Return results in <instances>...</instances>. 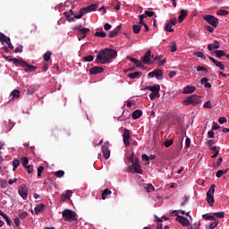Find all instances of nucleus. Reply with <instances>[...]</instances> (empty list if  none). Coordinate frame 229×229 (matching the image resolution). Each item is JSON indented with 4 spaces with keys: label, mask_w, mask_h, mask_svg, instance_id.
Returning <instances> with one entry per match:
<instances>
[{
    "label": "nucleus",
    "mask_w": 229,
    "mask_h": 229,
    "mask_svg": "<svg viewBox=\"0 0 229 229\" xmlns=\"http://www.w3.org/2000/svg\"><path fill=\"white\" fill-rule=\"evenodd\" d=\"M117 35H119V32H117V30H112L109 32V38H114V37H117Z\"/></svg>",
    "instance_id": "nucleus-48"
},
{
    "label": "nucleus",
    "mask_w": 229,
    "mask_h": 229,
    "mask_svg": "<svg viewBox=\"0 0 229 229\" xmlns=\"http://www.w3.org/2000/svg\"><path fill=\"white\" fill-rule=\"evenodd\" d=\"M226 121H228V120L226 119V117H220V118L218 119L219 124H225V123H226Z\"/></svg>",
    "instance_id": "nucleus-64"
},
{
    "label": "nucleus",
    "mask_w": 229,
    "mask_h": 229,
    "mask_svg": "<svg viewBox=\"0 0 229 229\" xmlns=\"http://www.w3.org/2000/svg\"><path fill=\"white\" fill-rule=\"evenodd\" d=\"M211 151H214V155L211 157V158H217V155H219V149H217L216 146L210 148Z\"/></svg>",
    "instance_id": "nucleus-31"
},
{
    "label": "nucleus",
    "mask_w": 229,
    "mask_h": 229,
    "mask_svg": "<svg viewBox=\"0 0 229 229\" xmlns=\"http://www.w3.org/2000/svg\"><path fill=\"white\" fill-rule=\"evenodd\" d=\"M170 51L171 53H176L177 51L176 42L173 41L170 43Z\"/></svg>",
    "instance_id": "nucleus-39"
},
{
    "label": "nucleus",
    "mask_w": 229,
    "mask_h": 229,
    "mask_svg": "<svg viewBox=\"0 0 229 229\" xmlns=\"http://www.w3.org/2000/svg\"><path fill=\"white\" fill-rule=\"evenodd\" d=\"M24 47L20 45L18 47L15 48L14 53H22Z\"/></svg>",
    "instance_id": "nucleus-55"
},
{
    "label": "nucleus",
    "mask_w": 229,
    "mask_h": 229,
    "mask_svg": "<svg viewBox=\"0 0 229 229\" xmlns=\"http://www.w3.org/2000/svg\"><path fill=\"white\" fill-rule=\"evenodd\" d=\"M191 101L193 106H196V105H199L201 103V98L196 94L191 95Z\"/></svg>",
    "instance_id": "nucleus-20"
},
{
    "label": "nucleus",
    "mask_w": 229,
    "mask_h": 229,
    "mask_svg": "<svg viewBox=\"0 0 229 229\" xmlns=\"http://www.w3.org/2000/svg\"><path fill=\"white\" fill-rule=\"evenodd\" d=\"M10 96L12 98L9 103L13 101V99H19V98H21V91L19 89H14L11 92Z\"/></svg>",
    "instance_id": "nucleus-14"
},
{
    "label": "nucleus",
    "mask_w": 229,
    "mask_h": 229,
    "mask_svg": "<svg viewBox=\"0 0 229 229\" xmlns=\"http://www.w3.org/2000/svg\"><path fill=\"white\" fill-rule=\"evenodd\" d=\"M110 194H112V191L109 189L104 190L102 193V199H106V196H110Z\"/></svg>",
    "instance_id": "nucleus-35"
},
{
    "label": "nucleus",
    "mask_w": 229,
    "mask_h": 229,
    "mask_svg": "<svg viewBox=\"0 0 229 229\" xmlns=\"http://www.w3.org/2000/svg\"><path fill=\"white\" fill-rule=\"evenodd\" d=\"M214 192H216V184H212L207 192L206 201H208L210 207L214 205Z\"/></svg>",
    "instance_id": "nucleus-3"
},
{
    "label": "nucleus",
    "mask_w": 229,
    "mask_h": 229,
    "mask_svg": "<svg viewBox=\"0 0 229 229\" xmlns=\"http://www.w3.org/2000/svg\"><path fill=\"white\" fill-rule=\"evenodd\" d=\"M42 173H44V166H39L38 168V177L42 176Z\"/></svg>",
    "instance_id": "nucleus-58"
},
{
    "label": "nucleus",
    "mask_w": 229,
    "mask_h": 229,
    "mask_svg": "<svg viewBox=\"0 0 229 229\" xmlns=\"http://www.w3.org/2000/svg\"><path fill=\"white\" fill-rule=\"evenodd\" d=\"M175 216H176L175 221H178L180 225H182V226H191V221H189L188 217L182 216L178 214H175Z\"/></svg>",
    "instance_id": "nucleus-7"
},
{
    "label": "nucleus",
    "mask_w": 229,
    "mask_h": 229,
    "mask_svg": "<svg viewBox=\"0 0 229 229\" xmlns=\"http://www.w3.org/2000/svg\"><path fill=\"white\" fill-rule=\"evenodd\" d=\"M74 30H76L78 31L77 35L79 37L78 38L79 41H81V40H83V38H87V34L89 33V31H90V29H89V28H81V25L75 26Z\"/></svg>",
    "instance_id": "nucleus-2"
},
{
    "label": "nucleus",
    "mask_w": 229,
    "mask_h": 229,
    "mask_svg": "<svg viewBox=\"0 0 229 229\" xmlns=\"http://www.w3.org/2000/svg\"><path fill=\"white\" fill-rule=\"evenodd\" d=\"M4 58H5L7 62H13V64H14L16 67H19L21 65V62L22 61L21 59L12 58V56H6V55H4Z\"/></svg>",
    "instance_id": "nucleus-12"
},
{
    "label": "nucleus",
    "mask_w": 229,
    "mask_h": 229,
    "mask_svg": "<svg viewBox=\"0 0 229 229\" xmlns=\"http://www.w3.org/2000/svg\"><path fill=\"white\" fill-rule=\"evenodd\" d=\"M131 167L134 169V172H136L138 174H142V169H140V163L137 158L133 159L131 157Z\"/></svg>",
    "instance_id": "nucleus-8"
},
{
    "label": "nucleus",
    "mask_w": 229,
    "mask_h": 229,
    "mask_svg": "<svg viewBox=\"0 0 229 229\" xmlns=\"http://www.w3.org/2000/svg\"><path fill=\"white\" fill-rule=\"evenodd\" d=\"M143 64H149L151 60V50H148L143 57H141Z\"/></svg>",
    "instance_id": "nucleus-18"
},
{
    "label": "nucleus",
    "mask_w": 229,
    "mask_h": 229,
    "mask_svg": "<svg viewBox=\"0 0 229 229\" xmlns=\"http://www.w3.org/2000/svg\"><path fill=\"white\" fill-rule=\"evenodd\" d=\"M71 196H72V191H66V193L62 195L63 201H67V199H71Z\"/></svg>",
    "instance_id": "nucleus-22"
},
{
    "label": "nucleus",
    "mask_w": 229,
    "mask_h": 229,
    "mask_svg": "<svg viewBox=\"0 0 229 229\" xmlns=\"http://www.w3.org/2000/svg\"><path fill=\"white\" fill-rule=\"evenodd\" d=\"M213 216L218 217V219H223V217H225V212L213 213Z\"/></svg>",
    "instance_id": "nucleus-46"
},
{
    "label": "nucleus",
    "mask_w": 229,
    "mask_h": 229,
    "mask_svg": "<svg viewBox=\"0 0 229 229\" xmlns=\"http://www.w3.org/2000/svg\"><path fill=\"white\" fill-rule=\"evenodd\" d=\"M63 217L64 221H76V213L71 209H64L63 211Z\"/></svg>",
    "instance_id": "nucleus-5"
},
{
    "label": "nucleus",
    "mask_w": 229,
    "mask_h": 229,
    "mask_svg": "<svg viewBox=\"0 0 229 229\" xmlns=\"http://www.w3.org/2000/svg\"><path fill=\"white\" fill-rule=\"evenodd\" d=\"M141 158L144 162H147L146 164H149V157L148 155L142 154Z\"/></svg>",
    "instance_id": "nucleus-53"
},
{
    "label": "nucleus",
    "mask_w": 229,
    "mask_h": 229,
    "mask_svg": "<svg viewBox=\"0 0 229 229\" xmlns=\"http://www.w3.org/2000/svg\"><path fill=\"white\" fill-rule=\"evenodd\" d=\"M21 165V161H19V159H13V170L16 171L17 167H19Z\"/></svg>",
    "instance_id": "nucleus-38"
},
{
    "label": "nucleus",
    "mask_w": 229,
    "mask_h": 229,
    "mask_svg": "<svg viewBox=\"0 0 229 229\" xmlns=\"http://www.w3.org/2000/svg\"><path fill=\"white\" fill-rule=\"evenodd\" d=\"M203 19L206 22L209 23L210 26H213V28H217V26H219V19L214 15L208 14L203 16Z\"/></svg>",
    "instance_id": "nucleus-4"
},
{
    "label": "nucleus",
    "mask_w": 229,
    "mask_h": 229,
    "mask_svg": "<svg viewBox=\"0 0 229 229\" xmlns=\"http://www.w3.org/2000/svg\"><path fill=\"white\" fill-rule=\"evenodd\" d=\"M194 56H197V58H201L202 60H205V55L201 51L195 52Z\"/></svg>",
    "instance_id": "nucleus-42"
},
{
    "label": "nucleus",
    "mask_w": 229,
    "mask_h": 229,
    "mask_svg": "<svg viewBox=\"0 0 229 229\" xmlns=\"http://www.w3.org/2000/svg\"><path fill=\"white\" fill-rule=\"evenodd\" d=\"M19 67H24L25 72H35V71H37V66L31 65L23 60L20 63Z\"/></svg>",
    "instance_id": "nucleus-6"
},
{
    "label": "nucleus",
    "mask_w": 229,
    "mask_h": 229,
    "mask_svg": "<svg viewBox=\"0 0 229 229\" xmlns=\"http://www.w3.org/2000/svg\"><path fill=\"white\" fill-rule=\"evenodd\" d=\"M203 219H205L206 221H214L216 220V216H214V215H208V214H205L202 216Z\"/></svg>",
    "instance_id": "nucleus-34"
},
{
    "label": "nucleus",
    "mask_w": 229,
    "mask_h": 229,
    "mask_svg": "<svg viewBox=\"0 0 229 229\" xmlns=\"http://www.w3.org/2000/svg\"><path fill=\"white\" fill-rule=\"evenodd\" d=\"M18 192L22 199H28V190H26V187L19 188Z\"/></svg>",
    "instance_id": "nucleus-13"
},
{
    "label": "nucleus",
    "mask_w": 229,
    "mask_h": 229,
    "mask_svg": "<svg viewBox=\"0 0 229 229\" xmlns=\"http://www.w3.org/2000/svg\"><path fill=\"white\" fill-rule=\"evenodd\" d=\"M192 95L186 98V99L182 100V104L184 106H189V105H192Z\"/></svg>",
    "instance_id": "nucleus-27"
},
{
    "label": "nucleus",
    "mask_w": 229,
    "mask_h": 229,
    "mask_svg": "<svg viewBox=\"0 0 229 229\" xmlns=\"http://www.w3.org/2000/svg\"><path fill=\"white\" fill-rule=\"evenodd\" d=\"M144 90H150V92H158L160 91V85L155 84L153 86L145 87Z\"/></svg>",
    "instance_id": "nucleus-19"
},
{
    "label": "nucleus",
    "mask_w": 229,
    "mask_h": 229,
    "mask_svg": "<svg viewBox=\"0 0 229 229\" xmlns=\"http://www.w3.org/2000/svg\"><path fill=\"white\" fill-rule=\"evenodd\" d=\"M25 169H27V173H29V174H32L33 173V165H29L27 166H25Z\"/></svg>",
    "instance_id": "nucleus-52"
},
{
    "label": "nucleus",
    "mask_w": 229,
    "mask_h": 229,
    "mask_svg": "<svg viewBox=\"0 0 229 229\" xmlns=\"http://www.w3.org/2000/svg\"><path fill=\"white\" fill-rule=\"evenodd\" d=\"M157 98H160V91H154L150 93L149 98L151 99V101H155Z\"/></svg>",
    "instance_id": "nucleus-28"
},
{
    "label": "nucleus",
    "mask_w": 229,
    "mask_h": 229,
    "mask_svg": "<svg viewBox=\"0 0 229 229\" xmlns=\"http://www.w3.org/2000/svg\"><path fill=\"white\" fill-rule=\"evenodd\" d=\"M140 117H142V111L141 110H135L133 113H132V119H140Z\"/></svg>",
    "instance_id": "nucleus-26"
},
{
    "label": "nucleus",
    "mask_w": 229,
    "mask_h": 229,
    "mask_svg": "<svg viewBox=\"0 0 229 229\" xmlns=\"http://www.w3.org/2000/svg\"><path fill=\"white\" fill-rule=\"evenodd\" d=\"M131 137V131L129 129H124L123 130V144L126 148H129L130 146V138Z\"/></svg>",
    "instance_id": "nucleus-9"
},
{
    "label": "nucleus",
    "mask_w": 229,
    "mask_h": 229,
    "mask_svg": "<svg viewBox=\"0 0 229 229\" xmlns=\"http://www.w3.org/2000/svg\"><path fill=\"white\" fill-rule=\"evenodd\" d=\"M216 13L218 14V15H222V16H226V15H228V11H226V10H218L217 12H216Z\"/></svg>",
    "instance_id": "nucleus-51"
},
{
    "label": "nucleus",
    "mask_w": 229,
    "mask_h": 229,
    "mask_svg": "<svg viewBox=\"0 0 229 229\" xmlns=\"http://www.w3.org/2000/svg\"><path fill=\"white\" fill-rule=\"evenodd\" d=\"M165 31H168L169 33H173V31H174V30H173V25L169 22L165 24Z\"/></svg>",
    "instance_id": "nucleus-40"
},
{
    "label": "nucleus",
    "mask_w": 229,
    "mask_h": 229,
    "mask_svg": "<svg viewBox=\"0 0 229 229\" xmlns=\"http://www.w3.org/2000/svg\"><path fill=\"white\" fill-rule=\"evenodd\" d=\"M108 142H106L102 146V153L106 160H108L110 158V149L108 148Z\"/></svg>",
    "instance_id": "nucleus-10"
},
{
    "label": "nucleus",
    "mask_w": 229,
    "mask_h": 229,
    "mask_svg": "<svg viewBox=\"0 0 229 229\" xmlns=\"http://www.w3.org/2000/svg\"><path fill=\"white\" fill-rule=\"evenodd\" d=\"M208 58L210 60V62H212V64H214L216 65V67H219L220 65H222L223 63L216 60L214 57L212 56H208Z\"/></svg>",
    "instance_id": "nucleus-32"
},
{
    "label": "nucleus",
    "mask_w": 229,
    "mask_h": 229,
    "mask_svg": "<svg viewBox=\"0 0 229 229\" xmlns=\"http://www.w3.org/2000/svg\"><path fill=\"white\" fill-rule=\"evenodd\" d=\"M51 52L47 51V53L44 54L43 58L45 62H49L51 60Z\"/></svg>",
    "instance_id": "nucleus-41"
},
{
    "label": "nucleus",
    "mask_w": 229,
    "mask_h": 229,
    "mask_svg": "<svg viewBox=\"0 0 229 229\" xmlns=\"http://www.w3.org/2000/svg\"><path fill=\"white\" fill-rule=\"evenodd\" d=\"M115 58H117V51L106 47L98 53L96 62L102 64H112V60Z\"/></svg>",
    "instance_id": "nucleus-1"
},
{
    "label": "nucleus",
    "mask_w": 229,
    "mask_h": 229,
    "mask_svg": "<svg viewBox=\"0 0 229 229\" xmlns=\"http://www.w3.org/2000/svg\"><path fill=\"white\" fill-rule=\"evenodd\" d=\"M145 191L147 192H151V191H155V186L152 184H148L147 186H145Z\"/></svg>",
    "instance_id": "nucleus-47"
},
{
    "label": "nucleus",
    "mask_w": 229,
    "mask_h": 229,
    "mask_svg": "<svg viewBox=\"0 0 229 229\" xmlns=\"http://www.w3.org/2000/svg\"><path fill=\"white\" fill-rule=\"evenodd\" d=\"M197 71H198V72H199L201 71H204V72H208V70L203 66H198Z\"/></svg>",
    "instance_id": "nucleus-63"
},
{
    "label": "nucleus",
    "mask_w": 229,
    "mask_h": 229,
    "mask_svg": "<svg viewBox=\"0 0 229 229\" xmlns=\"http://www.w3.org/2000/svg\"><path fill=\"white\" fill-rule=\"evenodd\" d=\"M95 36L100 37V38H105V37H106V33L105 31H97Z\"/></svg>",
    "instance_id": "nucleus-43"
},
{
    "label": "nucleus",
    "mask_w": 229,
    "mask_h": 229,
    "mask_svg": "<svg viewBox=\"0 0 229 229\" xmlns=\"http://www.w3.org/2000/svg\"><path fill=\"white\" fill-rule=\"evenodd\" d=\"M204 108H212V102L211 101H207L204 105H203Z\"/></svg>",
    "instance_id": "nucleus-57"
},
{
    "label": "nucleus",
    "mask_w": 229,
    "mask_h": 229,
    "mask_svg": "<svg viewBox=\"0 0 229 229\" xmlns=\"http://www.w3.org/2000/svg\"><path fill=\"white\" fill-rule=\"evenodd\" d=\"M189 15V11L185 9L181 10V13L178 17V22H183L184 19Z\"/></svg>",
    "instance_id": "nucleus-15"
},
{
    "label": "nucleus",
    "mask_w": 229,
    "mask_h": 229,
    "mask_svg": "<svg viewBox=\"0 0 229 229\" xmlns=\"http://www.w3.org/2000/svg\"><path fill=\"white\" fill-rule=\"evenodd\" d=\"M141 74H142V72H134L132 73H129L128 78H131V80H137V79L140 78Z\"/></svg>",
    "instance_id": "nucleus-24"
},
{
    "label": "nucleus",
    "mask_w": 229,
    "mask_h": 229,
    "mask_svg": "<svg viewBox=\"0 0 229 229\" xmlns=\"http://www.w3.org/2000/svg\"><path fill=\"white\" fill-rule=\"evenodd\" d=\"M21 162L23 167H27L29 165L28 164H30V159L26 157H23L21 158Z\"/></svg>",
    "instance_id": "nucleus-37"
},
{
    "label": "nucleus",
    "mask_w": 229,
    "mask_h": 229,
    "mask_svg": "<svg viewBox=\"0 0 229 229\" xmlns=\"http://www.w3.org/2000/svg\"><path fill=\"white\" fill-rule=\"evenodd\" d=\"M44 207H46V205L44 204H39L35 208V214L38 215L40 214V212H42V210H44Z\"/></svg>",
    "instance_id": "nucleus-29"
},
{
    "label": "nucleus",
    "mask_w": 229,
    "mask_h": 229,
    "mask_svg": "<svg viewBox=\"0 0 229 229\" xmlns=\"http://www.w3.org/2000/svg\"><path fill=\"white\" fill-rule=\"evenodd\" d=\"M19 217H20L21 219H26V217H28V212L24 211V212L21 213V214L19 215Z\"/></svg>",
    "instance_id": "nucleus-61"
},
{
    "label": "nucleus",
    "mask_w": 229,
    "mask_h": 229,
    "mask_svg": "<svg viewBox=\"0 0 229 229\" xmlns=\"http://www.w3.org/2000/svg\"><path fill=\"white\" fill-rule=\"evenodd\" d=\"M223 162V157H219L216 161V163L214 165V167H219Z\"/></svg>",
    "instance_id": "nucleus-60"
},
{
    "label": "nucleus",
    "mask_w": 229,
    "mask_h": 229,
    "mask_svg": "<svg viewBox=\"0 0 229 229\" xmlns=\"http://www.w3.org/2000/svg\"><path fill=\"white\" fill-rule=\"evenodd\" d=\"M144 19H146V14L140 15V25L142 26V24H145Z\"/></svg>",
    "instance_id": "nucleus-54"
},
{
    "label": "nucleus",
    "mask_w": 229,
    "mask_h": 229,
    "mask_svg": "<svg viewBox=\"0 0 229 229\" xmlns=\"http://www.w3.org/2000/svg\"><path fill=\"white\" fill-rule=\"evenodd\" d=\"M98 4H92L91 5H89L88 8L89 10V12H94L96 10H98Z\"/></svg>",
    "instance_id": "nucleus-50"
},
{
    "label": "nucleus",
    "mask_w": 229,
    "mask_h": 229,
    "mask_svg": "<svg viewBox=\"0 0 229 229\" xmlns=\"http://www.w3.org/2000/svg\"><path fill=\"white\" fill-rule=\"evenodd\" d=\"M64 174H65V172H64V170H58L55 173V176H56V178H62Z\"/></svg>",
    "instance_id": "nucleus-45"
},
{
    "label": "nucleus",
    "mask_w": 229,
    "mask_h": 229,
    "mask_svg": "<svg viewBox=\"0 0 229 229\" xmlns=\"http://www.w3.org/2000/svg\"><path fill=\"white\" fill-rule=\"evenodd\" d=\"M226 173H228V168L227 169H224V170H218L216 172V178H221V176H223V174H226Z\"/></svg>",
    "instance_id": "nucleus-36"
},
{
    "label": "nucleus",
    "mask_w": 229,
    "mask_h": 229,
    "mask_svg": "<svg viewBox=\"0 0 229 229\" xmlns=\"http://www.w3.org/2000/svg\"><path fill=\"white\" fill-rule=\"evenodd\" d=\"M10 38L6 35H4L3 32H0V42L3 46L4 44H10Z\"/></svg>",
    "instance_id": "nucleus-16"
},
{
    "label": "nucleus",
    "mask_w": 229,
    "mask_h": 229,
    "mask_svg": "<svg viewBox=\"0 0 229 229\" xmlns=\"http://www.w3.org/2000/svg\"><path fill=\"white\" fill-rule=\"evenodd\" d=\"M213 53L216 55L217 58H221L222 56H226V53L223 50H215Z\"/></svg>",
    "instance_id": "nucleus-30"
},
{
    "label": "nucleus",
    "mask_w": 229,
    "mask_h": 229,
    "mask_svg": "<svg viewBox=\"0 0 229 229\" xmlns=\"http://www.w3.org/2000/svg\"><path fill=\"white\" fill-rule=\"evenodd\" d=\"M196 90L194 86H186L182 89V94H192Z\"/></svg>",
    "instance_id": "nucleus-21"
},
{
    "label": "nucleus",
    "mask_w": 229,
    "mask_h": 229,
    "mask_svg": "<svg viewBox=\"0 0 229 229\" xmlns=\"http://www.w3.org/2000/svg\"><path fill=\"white\" fill-rule=\"evenodd\" d=\"M221 45L218 43L217 40H215L213 43L208 45V49L209 51H214V49H219Z\"/></svg>",
    "instance_id": "nucleus-17"
},
{
    "label": "nucleus",
    "mask_w": 229,
    "mask_h": 229,
    "mask_svg": "<svg viewBox=\"0 0 229 229\" xmlns=\"http://www.w3.org/2000/svg\"><path fill=\"white\" fill-rule=\"evenodd\" d=\"M90 10L89 7H82L80 9V13L86 15V13H89Z\"/></svg>",
    "instance_id": "nucleus-44"
},
{
    "label": "nucleus",
    "mask_w": 229,
    "mask_h": 229,
    "mask_svg": "<svg viewBox=\"0 0 229 229\" xmlns=\"http://www.w3.org/2000/svg\"><path fill=\"white\" fill-rule=\"evenodd\" d=\"M219 225V220L215 219L214 222L206 225V228L207 229H214L216 228V226H217Z\"/></svg>",
    "instance_id": "nucleus-25"
},
{
    "label": "nucleus",
    "mask_w": 229,
    "mask_h": 229,
    "mask_svg": "<svg viewBox=\"0 0 229 229\" xmlns=\"http://www.w3.org/2000/svg\"><path fill=\"white\" fill-rule=\"evenodd\" d=\"M153 15H155V12L145 11V16L146 17H153Z\"/></svg>",
    "instance_id": "nucleus-59"
},
{
    "label": "nucleus",
    "mask_w": 229,
    "mask_h": 229,
    "mask_svg": "<svg viewBox=\"0 0 229 229\" xmlns=\"http://www.w3.org/2000/svg\"><path fill=\"white\" fill-rule=\"evenodd\" d=\"M94 61V55H87L83 57V62H93Z\"/></svg>",
    "instance_id": "nucleus-49"
},
{
    "label": "nucleus",
    "mask_w": 229,
    "mask_h": 229,
    "mask_svg": "<svg viewBox=\"0 0 229 229\" xmlns=\"http://www.w3.org/2000/svg\"><path fill=\"white\" fill-rule=\"evenodd\" d=\"M154 77L157 78V80H162V78H164V72L162 70H154Z\"/></svg>",
    "instance_id": "nucleus-23"
},
{
    "label": "nucleus",
    "mask_w": 229,
    "mask_h": 229,
    "mask_svg": "<svg viewBox=\"0 0 229 229\" xmlns=\"http://www.w3.org/2000/svg\"><path fill=\"white\" fill-rule=\"evenodd\" d=\"M219 128H221V126L217 124V123L214 122L211 130L214 131L216 130H219Z\"/></svg>",
    "instance_id": "nucleus-56"
},
{
    "label": "nucleus",
    "mask_w": 229,
    "mask_h": 229,
    "mask_svg": "<svg viewBox=\"0 0 229 229\" xmlns=\"http://www.w3.org/2000/svg\"><path fill=\"white\" fill-rule=\"evenodd\" d=\"M105 71L101 66H94L89 70L91 75L101 74Z\"/></svg>",
    "instance_id": "nucleus-11"
},
{
    "label": "nucleus",
    "mask_w": 229,
    "mask_h": 229,
    "mask_svg": "<svg viewBox=\"0 0 229 229\" xmlns=\"http://www.w3.org/2000/svg\"><path fill=\"white\" fill-rule=\"evenodd\" d=\"M173 145V140H166L165 141V146L166 147V148H169L170 146H172Z\"/></svg>",
    "instance_id": "nucleus-62"
},
{
    "label": "nucleus",
    "mask_w": 229,
    "mask_h": 229,
    "mask_svg": "<svg viewBox=\"0 0 229 229\" xmlns=\"http://www.w3.org/2000/svg\"><path fill=\"white\" fill-rule=\"evenodd\" d=\"M132 30H133V33H135V35H137V34L140 33V30H142V25H133Z\"/></svg>",
    "instance_id": "nucleus-33"
}]
</instances>
